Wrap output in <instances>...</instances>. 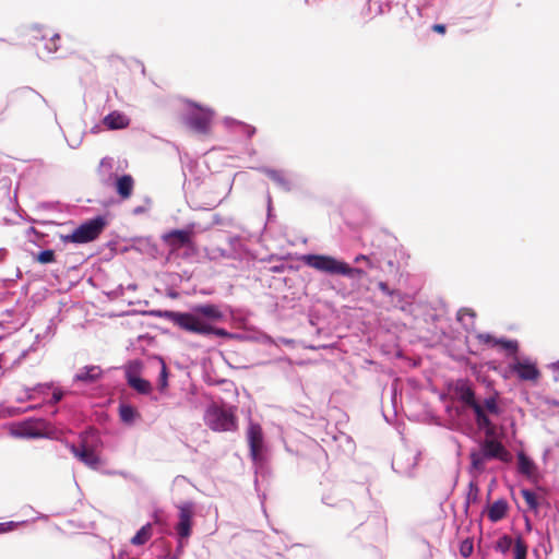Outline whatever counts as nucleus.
Masks as SVG:
<instances>
[{"instance_id":"9b49d317","label":"nucleus","mask_w":559,"mask_h":559,"mask_svg":"<svg viewBox=\"0 0 559 559\" xmlns=\"http://www.w3.org/2000/svg\"><path fill=\"white\" fill-rule=\"evenodd\" d=\"M179 521L176 525L177 534L180 538H188L191 535L192 518L194 515V504L190 501L178 506Z\"/></svg>"},{"instance_id":"b1692460","label":"nucleus","mask_w":559,"mask_h":559,"mask_svg":"<svg viewBox=\"0 0 559 559\" xmlns=\"http://www.w3.org/2000/svg\"><path fill=\"white\" fill-rule=\"evenodd\" d=\"M508 512V503L506 500L500 499L495 501L488 510V518L492 522H498L502 520Z\"/></svg>"},{"instance_id":"6e6d98bb","label":"nucleus","mask_w":559,"mask_h":559,"mask_svg":"<svg viewBox=\"0 0 559 559\" xmlns=\"http://www.w3.org/2000/svg\"><path fill=\"white\" fill-rule=\"evenodd\" d=\"M550 368H552L554 370H559V360H557V361L552 362V364L550 365Z\"/></svg>"},{"instance_id":"1a4fd4ad","label":"nucleus","mask_w":559,"mask_h":559,"mask_svg":"<svg viewBox=\"0 0 559 559\" xmlns=\"http://www.w3.org/2000/svg\"><path fill=\"white\" fill-rule=\"evenodd\" d=\"M105 225L106 221L103 216L93 217L74 229V238L79 240V243L93 241L103 231Z\"/></svg>"},{"instance_id":"a18cd8bd","label":"nucleus","mask_w":559,"mask_h":559,"mask_svg":"<svg viewBox=\"0 0 559 559\" xmlns=\"http://www.w3.org/2000/svg\"><path fill=\"white\" fill-rule=\"evenodd\" d=\"M61 240L63 242L79 243V240L74 238V230L71 234H68V235H61Z\"/></svg>"},{"instance_id":"aec40b11","label":"nucleus","mask_w":559,"mask_h":559,"mask_svg":"<svg viewBox=\"0 0 559 559\" xmlns=\"http://www.w3.org/2000/svg\"><path fill=\"white\" fill-rule=\"evenodd\" d=\"M378 288L385 296H399V304H394V308L405 311L406 307L409 306V302L406 301V295L399 289L390 288L385 282H378Z\"/></svg>"},{"instance_id":"473e14b6","label":"nucleus","mask_w":559,"mask_h":559,"mask_svg":"<svg viewBox=\"0 0 559 559\" xmlns=\"http://www.w3.org/2000/svg\"><path fill=\"white\" fill-rule=\"evenodd\" d=\"M475 336L478 343L486 347L493 348L498 346V338L489 333H476Z\"/></svg>"},{"instance_id":"5fc2aeb1","label":"nucleus","mask_w":559,"mask_h":559,"mask_svg":"<svg viewBox=\"0 0 559 559\" xmlns=\"http://www.w3.org/2000/svg\"><path fill=\"white\" fill-rule=\"evenodd\" d=\"M81 142H82V139H79V140H78V141H75L74 143L69 142V145H70L72 148H76V147H79V146H80Z\"/></svg>"},{"instance_id":"5701e85b","label":"nucleus","mask_w":559,"mask_h":559,"mask_svg":"<svg viewBox=\"0 0 559 559\" xmlns=\"http://www.w3.org/2000/svg\"><path fill=\"white\" fill-rule=\"evenodd\" d=\"M390 0H368L367 2V15L370 17L384 14L386 12H390Z\"/></svg>"},{"instance_id":"f3484780","label":"nucleus","mask_w":559,"mask_h":559,"mask_svg":"<svg viewBox=\"0 0 559 559\" xmlns=\"http://www.w3.org/2000/svg\"><path fill=\"white\" fill-rule=\"evenodd\" d=\"M519 463L518 468L519 472L533 481H537L539 479V472L535 463L531 460V456H518Z\"/></svg>"},{"instance_id":"72a5a7b5","label":"nucleus","mask_w":559,"mask_h":559,"mask_svg":"<svg viewBox=\"0 0 559 559\" xmlns=\"http://www.w3.org/2000/svg\"><path fill=\"white\" fill-rule=\"evenodd\" d=\"M60 40V36L58 34H53L48 40L45 41L44 48L47 53L51 55L58 50V41Z\"/></svg>"},{"instance_id":"13d9d810","label":"nucleus","mask_w":559,"mask_h":559,"mask_svg":"<svg viewBox=\"0 0 559 559\" xmlns=\"http://www.w3.org/2000/svg\"><path fill=\"white\" fill-rule=\"evenodd\" d=\"M386 263H388V265H389V266H391V267H393V266H394V262H393V260H392V259H388Z\"/></svg>"},{"instance_id":"6e6552de","label":"nucleus","mask_w":559,"mask_h":559,"mask_svg":"<svg viewBox=\"0 0 559 559\" xmlns=\"http://www.w3.org/2000/svg\"><path fill=\"white\" fill-rule=\"evenodd\" d=\"M25 395L19 397V402L41 400L48 405H56L63 397V392L59 388L52 386V383H38L32 388H25Z\"/></svg>"},{"instance_id":"3c124183","label":"nucleus","mask_w":559,"mask_h":559,"mask_svg":"<svg viewBox=\"0 0 559 559\" xmlns=\"http://www.w3.org/2000/svg\"><path fill=\"white\" fill-rule=\"evenodd\" d=\"M8 255V250L4 249V248H1L0 249V262L4 261V259L7 258Z\"/></svg>"},{"instance_id":"7c9ffc66","label":"nucleus","mask_w":559,"mask_h":559,"mask_svg":"<svg viewBox=\"0 0 559 559\" xmlns=\"http://www.w3.org/2000/svg\"><path fill=\"white\" fill-rule=\"evenodd\" d=\"M521 495L524 498L528 509L536 512L538 510V501L535 492L528 489H522Z\"/></svg>"},{"instance_id":"09e8293b","label":"nucleus","mask_w":559,"mask_h":559,"mask_svg":"<svg viewBox=\"0 0 559 559\" xmlns=\"http://www.w3.org/2000/svg\"><path fill=\"white\" fill-rule=\"evenodd\" d=\"M72 452L73 454H80V455H83V454H92L91 452H88L84 447L79 450L76 449L74 445L72 447Z\"/></svg>"},{"instance_id":"4d7b16f0","label":"nucleus","mask_w":559,"mask_h":559,"mask_svg":"<svg viewBox=\"0 0 559 559\" xmlns=\"http://www.w3.org/2000/svg\"><path fill=\"white\" fill-rule=\"evenodd\" d=\"M548 404L551 405V406L559 407V400H551V401L548 402Z\"/></svg>"},{"instance_id":"de8ad7c7","label":"nucleus","mask_w":559,"mask_h":559,"mask_svg":"<svg viewBox=\"0 0 559 559\" xmlns=\"http://www.w3.org/2000/svg\"><path fill=\"white\" fill-rule=\"evenodd\" d=\"M20 92L22 94H33V95L37 96L38 98H40L44 103H46V99L40 94H38L34 90H32L31 87H23Z\"/></svg>"},{"instance_id":"c9c22d12","label":"nucleus","mask_w":559,"mask_h":559,"mask_svg":"<svg viewBox=\"0 0 559 559\" xmlns=\"http://www.w3.org/2000/svg\"><path fill=\"white\" fill-rule=\"evenodd\" d=\"M478 492H479L478 486L474 481H471L468 485V493H467V498H466L467 504H469L471 502L477 501Z\"/></svg>"},{"instance_id":"c03bdc74","label":"nucleus","mask_w":559,"mask_h":559,"mask_svg":"<svg viewBox=\"0 0 559 559\" xmlns=\"http://www.w3.org/2000/svg\"><path fill=\"white\" fill-rule=\"evenodd\" d=\"M41 342H45V340L43 338V334H41V333H38V334L35 336V342L29 346L28 352H29V350L35 352V350L37 349V346H38Z\"/></svg>"},{"instance_id":"37998d69","label":"nucleus","mask_w":559,"mask_h":559,"mask_svg":"<svg viewBox=\"0 0 559 559\" xmlns=\"http://www.w3.org/2000/svg\"><path fill=\"white\" fill-rule=\"evenodd\" d=\"M17 526V523L14 522H7V523H0V533H5L8 531H11Z\"/></svg>"},{"instance_id":"0e129e2a","label":"nucleus","mask_w":559,"mask_h":559,"mask_svg":"<svg viewBox=\"0 0 559 559\" xmlns=\"http://www.w3.org/2000/svg\"><path fill=\"white\" fill-rule=\"evenodd\" d=\"M283 342L286 343V344L290 343L289 340H283Z\"/></svg>"},{"instance_id":"a878e982","label":"nucleus","mask_w":559,"mask_h":559,"mask_svg":"<svg viewBox=\"0 0 559 559\" xmlns=\"http://www.w3.org/2000/svg\"><path fill=\"white\" fill-rule=\"evenodd\" d=\"M334 439L337 442L338 451L342 452V454H350L355 452L356 444L350 436L342 432Z\"/></svg>"},{"instance_id":"864d4df0","label":"nucleus","mask_w":559,"mask_h":559,"mask_svg":"<svg viewBox=\"0 0 559 559\" xmlns=\"http://www.w3.org/2000/svg\"><path fill=\"white\" fill-rule=\"evenodd\" d=\"M143 212H144V207L143 206H138V207L133 209V214L134 215L142 214Z\"/></svg>"},{"instance_id":"2eb2a0df","label":"nucleus","mask_w":559,"mask_h":559,"mask_svg":"<svg viewBox=\"0 0 559 559\" xmlns=\"http://www.w3.org/2000/svg\"><path fill=\"white\" fill-rule=\"evenodd\" d=\"M246 436L250 454H261L264 449V433L261 425L249 419Z\"/></svg>"},{"instance_id":"ddd939ff","label":"nucleus","mask_w":559,"mask_h":559,"mask_svg":"<svg viewBox=\"0 0 559 559\" xmlns=\"http://www.w3.org/2000/svg\"><path fill=\"white\" fill-rule=\"evenodd\" d=\"M140 362L131 361L126 368L127 383L141 394H148L152 390L150 381L140 378Z\"/></svg>"},{"instance_id":"412c9836","label":"nucleus","mask_w":559,"mask_h":559,"mask_svg":"<svg viewBox=\"0 0 559 559\" xmlns=\"http://www.w3.org/2000/svg\"><path fill=\"white\" fill-rule=\"evenodd\" d=\"M152 364L159 368V374L157 379V386L160 394L165 393L168 386V370L165 360L159 356H154L151 359Z\"/></svg>"},{"instance_id":"6ab92c4d","label":"nucleus","mask_w":559,"mask_h":559,"mask_svg":"<svg viewBox=\"0 0 559 559\" xmlns=\"http://www.w3.org/2000/svg\"><path fill=\"white\" fill-rule=\"evenodd\" d=\"M272 181H274L282 190L290 191L293 183L283 170L264 167L261 169Z\"/></svg>"},{"instance_id":"2f4dec72","label":"nucleus","mask_w":559,"mask_h":559,"mask_svg":"<svg viewBox=\"0 0 559 559\" xmlns=\"http://www.w3.org/2000/svg\"><path fill=\"white\" fill-rule=\"evenodd\" d=\"M498 346H501L509 355H515L519 349L518 341L515 340H506L503 337L498 338Z\"/></svg>"},{"instance_id":"393cba45","label":"nucleus","mask_w":559,"mask_h":559,"mask_svg":"<svg viewBox=\"0 0 559 559\" xmlns=\"http://www.w3.org/2000/svg\"><path fill=\"white\" fill-rule=\"evenodd\" d=\"M119 416L123 424L132 425L140 417V414L132 405L121 403L119 405Z\"/></svg>"},{"instance_id":"7ed1b4c3","label":"nucleus","mask_w":559,"mask_h":559,"mask_svg":"<svg viewBox=\"0 0 559 559\" xmlns=\"http://www.w3.org/2000/svg\"><path fill=\"white\" fill-rule=\"evenodd\" d=\"M305 265L312 267L328 275H342L349 280L350 289L343 288L338 293L347 296L353 293L361 294L368 290L364 288L361 282L367 277V273L359 267H353L348 263L328 254L309 253L301 257Z\"/></svg>"},{"instance_id":"e433bc0d","label":"nucleus","mask_w":559,"mask_h":559,"mask_svg":"<svg viewBox=\"0 0 559 559\" xmlns=\"http://www.w3.org/2000/svg\"><path fill=\"white\" fill-rule=\"evenodd\" d=\"M473 542L471 539H465L460 545V554L464 558H468L473 552Z\"/></svg>"},{"instance_id":"c756f323","label":"nucleus","mask_w":559,"mask_h":559,"mask_svg":"<svg viewBox=\"0 0 559 559\" xmlns=\"http://www.w3.org/2000/svg\"><path fill=\"white\" fill-rule=\"evenodd\" d=\"M225 124L230 127L233 124H235L238 129H239V132L245 134L247 138H251L255 134V128L251 124H247L245 122H241V121H237L235 119H231V118H226L225 119Z\"/></svg>"},{"instance_id":"ea45409f","label":"nucleus","mask_w":559,"mask_h":559,"mask_svg":"<svg viewBox=\"0 0 559 559\" xmlns=\"http://www.w3.org/2000/svg\"><path fill=\"white\" fill-rule=\"evenodd\" d=\"M80 460L87 466H91L93 468L96 467V465L99 463L100 461V456H90V455H86V456H79Z\"/></svg>"},{"instance_id":"49530a36","label":"nucleus","mask_w":559,"mask_h":559,"mask_svg":"<svg viewBox=\"0 0 559 559\" xmlns=\"http://www.w3.org/2000/svg\"><path fill=\"white\" fill-rule=\"evenodd\" d=\"M286 270V265L284 263H278L270 266V271L273 273H283Z\"/></svg>"},{"instance_id":"39448f33","label":"nucleus","mask_w":559,"mask_h":559,"mask_svg":"<svg viewBox=\"0 0 559 559\" xmlns=\"http://www.w3.org/2000/svg\"><path fill=\"white\" fill-rule=\"evenodd\" d=\"M203 418L205 425L214 431H233L237 428V418L233 407L210 405Z\"/></svg>"},{"instance_id":"58836bf2","label":"nucleus","mask_w":559,"mask_h":559,"mask_svg":"<svg viewBox=\"0 0 559 559\" xmlns=\"http://www.w3.org/2000/svg\"><path fill=\"white\" fill-rule=\"evenodd\" d=\"M55 333H56V324H55L53 320H50L49 324L46 326L45 331L41 333L43 338L45 340V342H48L52 338Z\"/></svg>"},{"instance_id":"0eeeda50","label":"nucleus","mask_w":559,"mask_h":559,"mask_svg":"<svg viewBox=\"0 0 559 559\" xmlns=\"http://www.w3.org/2000/svg\"><path fill=\"white\" fill-rule=\"evenodd\" d=\"M214 111L212 109L191 103L183 122L194 132L206 134L211 129Z\"/></svg>"},{"instance_id":"dca6fc26","label":"nucleus","mask_w":559,"mask_h":559,"mask_svg":"<svg viewBox=\"0 0 559 559\" xmlns=\"http://www.w3.org/2000/svg\"><path fill=\"white\" fill-rule=\"evenodd\" d=\"M512 370L521 380L534 381L539 377V370L536 365L528 360L515 362L512 366Z\"/></svg>"},{"instance_id":"f704fd0d","label":"nucleus","mask_w":559,"mask_h":559,"mask_svg":"<svg viewBox=\"0 0 559 559\" xmlns=\"http://www.w3.org/2000/svg\"><path fill=\"white\" fill-rule=\"evenodd\" d=\"M36 260L41 264L52 263L55 261V251L51 249L43 250L38 253Z\"/></svg>"},{"instance_id":"a19ab883","label":"nucleus","mask_w":559,"mask_h":559,"mask_svg":"<svg viewBox=\"0 0 559 559\" xmlns=\"http://www.w3.org/2000/svg\"><path fill=\"white\" fill-rule=\"evenodd\" d=\"M39 406H40V404H35V405H28V406H26L24 408H19V409L9 408L8 411H9L10 415H13V414H16V413H26V412L35 411Z\"/></svg>"},{"instance_id":"9d476101","label":"nucleus","mask_w":559,"mask_h":559,"mask_svg":"<svg viewBox=\"0 0 559 559\" xmlns=\"http://www.w3.org/2000/svg\"><path fill=\"white\" fill-rule=\"evenodd\" d=\"M163 240L171 250L186 248L188 250L194 251V243L190 230L173 229L163 235Z\"/></svg>"},{"instance_id":"f257e3e1","label":"nucleus","mask_w":559,"mask_h":559,"mask_svg":"<svg viewBox=\"0 0 559 559\" xmlns=\"http://www.w3.org/2000/svg\"><path fill=\"white\" fill-rule=\"evenodd\" d=\"M227 312H231L227 305L201 304L193 306L188 312L166 310L158 312V316L193 334L205 337L235 338L236 334L216 326L217 323L226 320Z\"/></svg>"},{"instance_id":"79ce46f5","label":"nucleus","mask_w":559,"mask_h":559,"mask_svg":"<svg viewBox=\"0 0 559 559\" xmlns=\"http://www.w3.org/2000/svg\"><path fill=\"white\" fill-rule=\"evenodd\" d=\"M428 7H429V3L427 1L419 0L416 5L418 15L424 16L426 14V10L428 9Z\"/></svg>"},{"instance_id":"bb28decb","label":"nucleus","mask_w":559,"mask_h":559,"mask_svg":"<svg viewBox=\"0 0 559 559\" xmlns=\"http://www.w3.org/2000/svg\"><path fill=\"white\" fill-rule=\"evenodd\" d=\"M153 535V526L151 523L143 525L136 534L131 538V544L134 546H142L146 544Z\"/></svg>"},{"instance_id":"c85d7f7f","label":"nucleus","mask_w":559,"mask_h":559,"mask_svg":"<svg viewBox=\"0 0 559 559\" xmlns=\"http://www.w3.org/2000/svg\"><path fill=\"white\" fill-rule=\"evenodd\" d=\"M365 261L370 269L379 267L380 264L385 261V258L382 255H379L377 252H371L369 255L366 254H359L355 258V262H361Z\"/></svg>"},{"instance_id":"8fccbe9b","label":"nucleus","mask_w":559,"mask_h":559,"mask_svg":"<svg viewBox=\"0 0 559 559\" xmlns=\"http://www.w3.org/2000/svg\"><path fill=\"white\" fill-rule=\"evenodd\" d=\"M432 29L438 32V33H444L445 32V25H443V24H435L432 26Z\"/></svg>"},{"instance_id":"4c0bfd02","label":"nucleus","mask_w":559,"mask_h":559,"mask_svg":"<svg viewBox=\"0 0 559 559\" xmlns=\"http://www.w3.org/2000/svg\"><path fill=\"white\" fill-rule=\"evenodd\" d=\"M472 457H473V461H472L473 467L476 469H481L484 466L486 456H472ZM499 457L504 462H509V459H511L512 456H499Z\"/></svg>"},{"instance_id":"cd10ccee","label":"nucleus","mask_w":559,"mask_h":559,"mask_svg":"<svg viewBox=\"0 0 559 559\" xmlns=\"http://www.w3.org/2000/svg\"><path fill=\"white\" fill-rule=\"evenodd\" d=\"M484 407L485 414L492 415V416H499L502 413V409L498 403V393L495 392L493 395H490L484 400L483 403H480Z\"/></svg>"},{"instance_id":"603ef678","label":"nucleus","mask_w":559,"mask_h":559,"mask_svg":"<svg viewBox=\"0 0 559 559\" xmlns=\"http://www.w3.org/2000/svg\"><path fill=\"white\" fill-rule=\"evenodd\" d=\"M390 298V302L394 308V304H399V296H388Z\"/></svg>"},{"instance_id":"4468645a","label":"nucleus","mask_w":559,"mask_h":559,"mask_svg":"<svg viewBox=\"0 0 559 559\" xmlns=\"http://www.w3.org/2000/svg\"><path fill=\"white\" fill-rule=\"evenodd\" d=\"M511 548H513L514 559H526L527 545L522 537H518L513 543V539L510 536L503 535L497 540V550L504 554Z\"/></svg>"},{"instance_id":"423d86ee","label":"nucleus","mask_w":559,"mask_h":559,"mask_svg":"<svg viewBox=\"0 0 559 559\" xmlns=\"http://www.w3.org/2000/svg\"><path fill=\"white\" fill-rule=\"evenodd\" d=\"M114 166V160L110 157H104L99 164V175L102 176V181L105 185H110L112 182L114 175L111 173ZM115 183L117 193L122 199H128L132 194L133 190V178L130 175H123L121 177L115 176Z\"/></svg>"},{"instance_id":"a211bd4d","label":"nucleus","mask_w":559,"mask_h":559,"mask_svg":"<svg viewBox=\"0 0 559 559\" xmlns=\"http://www.w3.org/2000/svg\"><path fill=\"white\" fill-rule=\"evenodd\" d=\"M103 122L109 130H119L127 128L130 119L120 111H111L104 117Z\"/></svg>"},{"instance_id":"bf43d9fd","label":"nucleus","mask_w":559,"mask_h":559,"mask_svg":"<svg viewBox=\"0 0 559 559\" xmlns=\"http://www.w3.org/2000/svg\"><path fill=\"white\" fill-rule=\"evenodd\" d=\"M13 312H14V310H13V309H11V310H7V311L4 312V314H7V316H12V313H13Z\"/></svg>"},{"instance_id":"f8f14e48","label":"nucleus","mask_w":559,"mask_h":559,"mask_svg":"<svg viewBox=\"0 0 559 559\" xmlns=\"http://www.w3.org/2000/svg\"><path fill=\"white\" fill-rule=\"evenodd\" d=\"M104 377V371L98 365H87L78 370L73 377L74 384L91 386L97 384Z\"/></svg>"},{"instance_id":"680f3d73","label":"nucleus","mask_w":559,"mask_h":559,"mask_svg":"<svg viewBox=\"0 0 559 559\" xmlns=\"http://www.w3.org/2000/svg\"><path fill=\"white\" fill-rule=\"evenodd\" d=\"M267 203H269V211H270L271 210V198H269Z\"/></svg>"},{"instance_id":"4be33fe9","label":"nucleus","mask_w":559,"mask_h":559,"mask_svg":"<svg viewBox=\"0 0 559 559\" xmlns=\"http://www.w3.org/2000/svg\"><path fill=\"white\" fill-rule=\"evenodd\" d=\"M475 318L476 313L471 308H461L456 314L457 321L462 324L463 329L468 333L475 332Z\"/></svg>"},{"instance_id":"e2e57ef3","label":"nucleus","mask_w":559,"mask_h":559,"mask_svg":"<svg viewBox=\"0 0 559 559\" xmlns=\"http://www.w3.org/2000/svg\"><path fill=\"white\" fill-rule=\"evenodd\" d=\"M29 231H32V233H36V230H35V228H34V227H31V228H29Z\"/></svg>"},{"instance_id":"20e7f679","label":"nucleus","mask_w":559,"mask_h":559,"mask_svg":"<svg viewBox=\"0 0 559 559\" xmlns=\"http://www.w3.org/2000/svg\"><path fill=\"white\" fill-rule=\"evenodd\" d=\"M52 428L43 418H27L10 425V435L20 439L50 438Z\"/></svg>"},{"instance_id":"f03ea898","label":"nucleus","mask_w":559,"mask_h":559,"mask_svg":"<svg viewBox=\"0 0 559 559\" xmlns=\"http://www.w3.org/2000/svg\"><path fill=\"white\" fill-rule=\"evenodd\" d=\"M454 393L463 404L473 409L477 426L486 433L483 450L479 454H510L498 438L496 427L492 425L489 416L485 414L483 405L476 401L471 384L464 380L457 381L454 386ZM469 454L476 453L471 452Z\"/></svg>"},{"instance_id":"052dcab7","label":"nucleus","mask_w":559,"mask_h":559,"mask_svg":"<svg viewBox=\"0 0 559 559\" xmlns=\"http://www.w3.org/2000/svg\"><path fill=\"white\" fill-rule=\"evenodd\" d=\"M219 255H221V257H227V254H226L225 250H219Z\"/></svg>"}]
</instances>
